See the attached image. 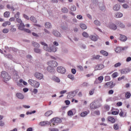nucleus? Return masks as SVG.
<instances>
[{
	"instance_id": "nucleus-1",
	"label": "nucleus",
	"mask_w": 131,
	"mask_h": 131,
	"mask_svg": "<svg viewBox=\"0 0 131 131\" xmlns=\"http://www.w3.org/2000/svg\"><path fill=\"white\" fill-rule=\"evenodd\" d=\"M1 76L3 79V80L5 82L9 81V80L11 79V76L5 71H3L1 73Z\"/></svg>"
},
{
	"instance_id": "nucleus-2",
	"label": "nucleus",
	"mask_w": 131,
	"mask_h": 131,
	"mask_svg": "<svg viewBox=\"0 0 131 131\" xmlns=\"http://www.w3.org/2000/svg\"><path fill=\"white\" fill-rule=\"evenodd\" d=\"M91 109H98L101 107V103L98 101L92 102L90 105Z\"/></svg>"
},
{
	"instance_id": "nucleus-3",
	"label": "nucleus",
	"mask_w": 131,
	"mask_h": 131,
	"mask_svg": "<svg viewBox=\"0 0 131 131\" xmlns=\"http://www.w3.org/2000/svg\"><path fill=\"white\" fill-rule=\"evenodd\" d=\"M48 64L49 66L54 68V67H57V66H58V62L56 61H50L48 62Z\"/></svg>"
},
{
	"instance_id": "nucleus-4",
	"label": "nucleus",
	"mask_w": 131,
	"mask_h": 131,
	"mask_svg": "<svg viewBox=\"0 0 131 131\" xmlns=\"http://www.w3.org/2000/svg\"><path fill=\"white\" fill-rule=\"evenodd\" d=\"M57 71L59 73L64 74V73L66 72V69H65V68H64L63 67H58L57 68Z\"/></svg>"
},
{
	"instance_id": "nucleus-5",
	"label": "nucleus",
	"mask_w": 131,
	"mask_h": 131,
	"mask_svg": "<svg viewBox=\"0 0 131 131\" xmlns=\"http://www.w3.org/2000/svg\"><path fill=\"white\" fill-rule=\"evenodd\" d=\"M104 79V77L103 76H99L97 79H96L94 82L95 84H98V83H101Z\"/></svg>"
},
{
	"instance_id": "nucleus-6",
	"label": "nucleus",
	"mask_w": 131,
	"mask_h": 131,
	"mask_svg": "<svg viewBox=\"0 0 131 131\" xmlns=\"http://www.w3.org/2000/svg\"><path fill=\"white\" fill-rule=\"evenodd\" d=\"M51 121L53 123H61L62 120L59 118H54L51 119Z\"/></svg>"
},
{
	"instance_id": "nucleus-7",
	"label": "nucleus",
	"mask_w": 131,
	"mask_h": 131,
	"mask_svg": "<svg viewBox=\"0 0 131 131\" xmlns=\"http://www.w3.org/2000/svg\"><path fill=\"white\" fill-rule=\"evenodd\" d=\"M34 76L35 77H36V78H37L39 80L42 79L43 78V75H42V74L40 73H35V74H34Z\"/></svg>"
},
{
	"instance_id": "nucleus-8",
	"label": "nucleus",
	"mask_w": 131,
	"mask_h": 131,
	"mask_svg": "<svg viewBox=\"0 0 131 131\" xmlns=\"http://www.w3.org/2000/svg\"><path fill=\"white\" fill-rule=\"evenodd\" d=\"M47 51L50 53L52 52L55 53V52H57V47L54 46H52V47H51L50 48L48 47Z\"/></svg>"
},
{
	"instance_id": "nucleus-9",
	"label": "nucleus",
	"mask_w": 131,
	"mask_h": 131,
	"mask_svg": "<svg viewBox=\"0 0 131 131\" xmlns=\"http://www.w3.org/2000/svg\"><path fill=\"white\" fill-rule=\"evenodd\" d=\"M121 111L119 113V116H120V117H125V116H126V111L124 110H120Z\"/></svg>"
},
{
	"instance_id": "nucleus-10",
	"label": "nucleus",
	"mask_w": 131,
	"mask_h": 131,
	"mask_svg": "<svg viewBox=\"0 0 131 131\" xmlns=\"http://www.w3.org/2000/svg\"><path fill=\"white\" fill-rule=\"evenodd\" d=\"M105 85L106 88H109V89H113V88H114L115 85L113 84V82L110 81L106 82L105 83Z\"/></svg>"
},
{
	"instance_id": "nucleus-11",
	"label": "nucleus",
	"mask_w": 131,
	"mask_h": 131,
	"mask_svg": "<svg viewBox=\"0 0 131 131\" xmlns=\"http://www.w3.org/2000/svg\"><path fill=\"white\" fill-rule=\"evenodd\" d=\"M51 123L49 121H42L39 123V125L40 126H46V125H50Z\"/></svg>"
},
{
	"instance_id": "nucleus-12",
	"label": "nucleus",
	"mask_w": 131,
	"mask_h": 131,
	"mask_svg": "<svg viewBox=\"0 0 131 131\" xmlns=\"http://www.w3.org/2000/svg\"><path fill=\"white\" fill-rule=\"evenodd\" d=\"M74 96H75V94H74V91H72L68 94L67 96V99H72V98H73Z\"/></svg>"
},
{
	"instance_id": "nucleus-13",
	"label": "nucleus",
	"mask_w": 131,
	"mask_h": 131,
	"mask_svg": "<svg viewBox=\"0 0 131 131\" xmlns=\"http://www.w3.org/2000/svg\"><path fill=\"white\" fill-rule=\"evenodd\" d=\"M119 39L121 41H126L127 40V37L125 35L120 34Z\"/></svg>"
},
{
	"instance_id": "nucleus-14",
	"label": "nucleus",
	"mask_w": 131,
	"mask_h": 131,
	"mask_svg": "<svg viewBox=\"0 0 131 131\" xmlns=\"http://www.w3.org/2000/svg\"><path fill=\"white\" fill-rule=\"evenodd\" d=\"M130 71L129 70V69L128 68H125L121 70V74H126V73H128Z\"/></svg>"
},
{
	"instance_id": "nucleus-15",
	"label": "nucleus",
	"mask_w": 131,
	"mask_h": 131,
	"mask_svg": "<svg viewBox=\"0 0 131 131\" xmlns=\"http://www.w3.org/2000/svg\"><path fill=\"white\" fill-rule=\"evenodd\" d=\"M35 83H37L36 81L33 79H29L28 80V83H29V84H30V85H31L32 86H36V85H34V84Z\"/></svg>"
},
{
	"instance_id": "nucleus-16",
	"label": "nucleus",
	"mask_w": 131,
	"mask_h": 131,
	"mask_svg": "<svg viewBox=\"0 0 131 131\" xmlns=\"http://www.w3.org/2000/svg\"><path fill=\"white\" fill-rule=\"evenodd\" d=\"M109 28L110 29H112L113 30H116V29H117V26L114 24H110L109 25Z\"/></svg>"
},
{
	"instance_id": "nucleus-17",
	"label": "nucleus",
	"mask_w": 131,
	"mask_h": 131,
	"mask_svg": "<svg viewBox=\"0 0 131 131\" xmlns=\"http://www.w3.org/2000/svg\"><path fill=\"white\" fill-rule=\"evenodd\" d=\"M40 45L43 46V49L45 51H48V49H49V47L48 46V44L46 43L45 42L41 41L40 42Z\"/></svg>"
},
{
	"instance_id": "nucleus-18",
	"label": "nucleus",
	"mask_w": 131,
	"mask_h": 131,
	"mask_svg": "<svg viewBox=\"0 0 131 131\" xmlns=\"http://www.w3.org/2000/svg\"><path fill=\"white\" fill-rule=\"evenodd\" d=\"M104 68V65L102 64H98L95 67V70H101Z\"/></svg>"
},
{
	"instance_id": "nucleus-19",
	"label": "nucleus",
	"mask_w": 131,
	"mask_h": 131,
	"mask_svg": "<svg viewBox=\"0 0 131 131\" xmlns=\"http://www.w3.org/2000/svg\"><path fill=\"white\" fill-rule=\"evenodd\" d=\"M18 27L19 30L24 31V30L25 29V25H24V24L23 23H21L19 26H18Z\"/></svg>"
},
{
	"instance_id": "nucleus-20",
	"label": "nucleus",
	"mask_w": 131,
	"mask_h": 131,
	"mask_svg": "<svg viewBox=\"0 0 131 131\" xmlns=\"http://www.w3.org/2000/svg\"><path fill=\"white\" fill-rule=\"evenodd\" d=\"M89 37L93 41H97L98 40V37L95 35H91Z\"/></svg>"
},
{
	"instance_id": "nucleus-21",
	"label": "nucleus",
	"mask_w": 131,
	"mask_h": 131,
	"mask_svg": "<svg viewBox=\"0 0 131 131\" xmlns=\"http://www.w3.org/2000/svg\"><path fill=\"white\" fill-rule=\"evenodd\" d=\"M53 34H54L55 36H57V37H60L61 36V34L57 31H54L53 32Z\"/></svg>"
},
{
	"instance_id": "nucleus-22",
	"label": "nucleus",
	"mask_w": 131,
	"mask_h": 131,
	"mask_svg": "<svg viewBox=\"0 0 131 131\" xmlns=\"http://www.w3.org/2000/svg\"><path fill=\"white\" fill-rule=\"evenodd\" d=\"M107 119L108 120V121H110V122H112V123H114L115 122V119L114 118H113V117L111 116H109L107 118Z\"/></svg>"
},
{
	"instance_id": "nucleus-23",
	"label": "nucleus",
	"mask_w": 131,
	"mask_h": 131,
	"mask_svg": "<svg viewBox=\"0 0 131 131\" xmlns=\"http://www.w3.org/2000/svg\"><path fill=\"white\" fill-rule=\"evenodd\" d=\"M47 70L48 71H49V72H50V73H52V72H54V71H55L54 68L50 66H49V67H47Z\"/></svg>"
},
{
	"instance_id": "nucleus-24",
	"label": "nucleus",
	"mask_w": 131,
	"mask_h": 131,
	"mask_svg": "<svg viewBox=\"0 0 131 131\" xmlns=\"http://www.w3.org/2000/svg\"><path fill=\"white\" fill-rule=\"evenodd\" d=\"M116 24H118V25H119V27H120V28H124V27H125L124 24H122V23L120 21H118Z\"/></svg>"
},
{
	"instance_id": "nucleus-25",
	"label": "nucleus",
	"mask_w": 131,
	"mask_h": 131,
	"mask_svg": "<svg viewBox=\"0 0 131 131\" xmlns=\"http://www.w3.org/2000/svg\"><path fill=\"white\" fill-rule=\"evenodd\" d=\"M123 16V14L120 12H117L115 13V17L116 18H121Z\"/></svg>"
},
{
	"instance_id": "nucleus-26",
	"label": "nucleus",
	"mask_w": 131,
	"mask_h": 131,
	"mask_svg": "<svg viewBox=\"0 0 131 131\" xmlns=\"http://www.w3.org/2000/svg\"><path fill=\"white\" fill-rule=\"evenodd\" d=\"M120 9V5L119 4H117L114 6V11H118Z\"/></svg>"
},
{
	"instance_id": "nucleus-27",
	"label": "nucleus",
	"mask_w": 131,
	"mask_h": 131,
	"mask_svg": "<svg viewBox=\"0 0 131 131\" xmlns=\"http://www.w3.org/2000/svg\"><path fill=\"white\" fill-rule=\"evenodd\" d=\"M16 97L18 99H24V96L21 93H17L16 94Z\"/></svg>"
},
{
	"instance_id": "nucleus-28",
	"label": "nucleus",
	"mask_w": 131,
	"mask_h": 131,
	"mask_svg": "<svg viewBox=\"0 0 131 131\" xmlns=\"http://www.w3.org/2000/svg\"><path fill=\"white\" fill-rule=\"evenodd\" d=\"M130 96H131L130 92H127L125 93V97L126 99H129V98H130Z\"/></svg>"
},
{
	"instance_id": "nucleus-29",
	"label": "nucleus",
	"mask_w": 131,
	"mask_h": 131,
	"mask_svg": "<svg viewBox=\"0 0 131 131\" xmlns=\"http://www.w3.org/2000/svg\"><path fill=\"white\" fill-rule=\"evenodd\" d=\"M30 20L33 22L34 23H37V20L34 16H31L30 17Z\"/></svg>"
},
{
	"instance_id": "nucleus-30",
	"label": "nucleus",
	"mask_w": 131,
	"mask_h": 131,
	"mask_svg": "<svg viewBox=\"0 0 131 131\" xmlns=\"http://www.w3.org/2000/svg\"><path fill=\"white\" fill-rule=\"evenodd\" d=\"M80 28H81V29H83V30H85L86 29V28H88V27L84 24H80Z\"/></svg>"
},
{
	"instance_id": "nucleus-31",
	"label": "nucleus",
	"mask_w": 131,
	"mask_h": 131,
	"mask_svg": "<svg viewBox=\"0 0 131 131\" xmlns=\"http://www.w3.org/2000/svg\"><path fill=\"white\" fill-rule=\"evenodd\" d=\"M34 51L35 53H36V54H41V50L39 49L38 48H34Z\"/></svg>"
},
{
	"instance_id": "nucleus-32",
	"label": "nucleus",
	"mask_w": 131,
	"mask_h": 131,
	"mask_svg": "<svg viewBox=\"0 0 131 131\" xmlns=\"http://www.w3.org/2000/svg\"><path fill=\"white\" fill-rule=\"evenodd\" d=\"M32 46L35 48H38L40 47V46L39 45V44H38V43L34 41L32 42Z\"/></svg>"
},
{
	"instance_id": "nucleus-33",
	"label": "nucleus",
	"mask_w": 131,
	"mask_h": 131,
	"mask_svg": "<svg viewBox=\"0 0 131 131\" xmlns=\"http://www.w3.org/2000/svg\"><path fill=\"white\" fill-rule=\"evenodd\" d=\"M100 54H102L103 56H105V57H107L108 56V52L104 51V50H101L100 51Z\"/></svg>"
},
{
	"instance_id": "nucleus-34",
	"label": "nucleus",
	"mask_w": 131,
	"mask_h": 131,
	"mask_svg": "<svg viewBox=\"0 0 131 131\" xmlns=\"http://www.w3.org/2000/svg\"><path fill=\"white\" fill-rule=\"evenodd\" d=\"M53 113V112L52 111H48L45 113V116H50V115H52V114Z\"/></svg>"
},
{
	"instance_id": "nucleus-35",
	"label": "nucleus",
	"mask_w": 131,
	"mask_h": 131,
	"mask_svg": "<svg viewBox=\"0 0 131 131\" xmlns=\"http://www.w3.org/2000/svg\"><path fill=\"white\" fill-rule=\"evenodd\" d=\"M4 16L5 18H9L10 17V12L6 11L4 13Z\"/></svg>"
},
{
	"instance_id": "nucleus-36",
	"label": "nucleus",
	"mask_w": 131,
	"mask_h": 131,
	"mask_svg": "<svg viewBox=\"0 0 131 131\" xmlns=\"http://www.w3.org/2000/svg\"><path fill=\"white\" fill-rule=\"evenodd\" d=\"M61 12L62 13H64V14L66 13H68V9L66 7H63L61 8Z\"/></svg>"
},
{
	"instance_id": "nucleus-37",
	"label": "nucleus",
	"mask_w": 131,
	"mask_h": 131,
	"mask_svg": "<svg viewBox=\"0 0 131 131\" xmlns=\"http://www.w3.org/2000/svg\"><path fill=\"white\" fill-rule=\"evenodd\" d=\"M8 25H11V23L10 21H5V22H4L2 26H3V27H6V26H7Z\"/></svg>"
},
{
	"instance_id": "nucleus-38",
	"label": "nucleus",
	"mask_w": 131,
	"mask_h": 131,
	"mask_svg": "<svg viewBox=\"0 0 131 131\" xmlns=\"http://www.w3.org/2000/svg\"><path fill=\"white\" fill-rule=\"evenodd\" d=\"M45 27L46 28H51V27H52V25H51V23H46L45 24Z\"/></svg>"
},
{
	"instance_id": "nucleus-39",
	"label": "nucleus",
	"mask_w": 131,
	"mask_h": 131,
	"mask_svg": "<svg viewBox=\"0 0 131 131\" xmlns=\"http://www.w3.org/2000/svg\"><path fill=\"white\" fill-rule=\"evenodd\" d=\"M88 112H83L81 113L80 115H81V117H84L86 116V115H88Z\"/></svg>"
},
{
	"instance_id": "nucleus-40",
	"label": "nucleus",
	"mask_w": 131,
	"mask_h": 131,
	"mask_svg": "<svg viewBox=\"0 0 131 131\" xmlns=\"http://www.w3.org/2000/svg\"><path fill=\"white\" fill-rule=\"evenodd\" d=\"M68 77L72 80H74V76L72 74H69L68 75Z\"/></svg>"
},
{
	"instance_id": "nucleus-41",
	"label": "nucleus",
	"mask_w": 131,
	"mask_h": 131,
	"mask_svg": "<svg viewBox=\"0 0 131 131\" xmlns=\"http://www.w3.org/2000/svg\"><path fill=\"white\" fill-rule=\"evenodd\" d=\"M116 53H120L121 52V48L120 47H117L115 49Z\"/></svg>"
},
{
	"instance_id": "nucleus-42",
	"label": "nucleus",
	"mask_w": 131,
	"mask_h": 131,
	"mask_svg": "<svg viewBox=\"0 0 131 131\" xmlns=\"http://www.w3.org/2000/svg\"><path fill=\"white\" fill-rule=\"evenodd\" d=\"M70 10L72 12H74V11H76V6H71Z\"/></svg>"
},
{
	"instance_id": "nucleus-43",
	"label": "nucleus",
	"mask_w": 131,
	"mask_h": 131,
	"mask_svg": "<svg viewBox=\"0 0 131 131\" xmlns=\"http://www.w3.org/2000/svg\"><path fill=\"white\" fill-rule=\"evenodd\" d=\"M112 76L113 78H115V77H117L118 76V73L115 72L112 75Z\"/></svg>"
},
{
	"instance_id": "nucleus-44",
	"label": "nucleus",
	"mask_w": 131,
	"mask_h": 131,
	"mask_svg": "<svg viewBox=\"0 0 131 131\" xmlns=\"http://www.w3.org/2000/svg\"><path fill=\"white\" fill-rule=\"evenodd\" d=\"M104 109L106 111H109V110H110V106H109L108 105H105Z\"/></svg>"
},
{
	"instance_id": "nucleus-45",
	"label": "nucleus",
	"mask_w": 131,
	"mask_h": 131,
	"mask_svg": "<svg viewBox=\"0 0 131 131\" xmlns=\"http://www.w3.org/2000/svg\"><path fill=\"white\" fill-rule=\"evenodd\" d=\"M34 85H36V86H33V88H35L36 89H37V88L39 87V82L36 81V83H34Z\"/></svg>"
},
{
	"instance_id": "nucleus-46",
	"label": "nucleus",
	"mask_w": 131,
	"mask_h": 131,
	"mask_svg": "<svg viewBox=\"0 0 131 131\" xmlns=\"http://www.w3.org/2000/svg\"><path fill=\"white\" fill-rule=\"evenodd\" d=\"M94 24H95V25H97V26H100V25H101L100 21H99V20H95L94 21Z\"/></svg>"
},
{
	"instance_id": "nucleus-47",
	"label": "nucleus",
	"mask_w": 131,
	"mask_h": 131,
	"mask_svg": "<svg viewBox=\"0 0 131 131\" xmlns=\"http://www.w3.org/2000/svg\"><path fill=\"white\" fill-rule=\"evenodd\" d=\"M112 115H118V114H119V111H113L112 112Z\"/></svg>"
},
{
	"instance_id": "nucleus-48",
	"label": "nucleus",
	"mask_w": 131,
	"mask_h": 131,
	"mask_svg": "<svg viewBox=\"0 0 131 131\" xmlns=\"http://www.w3.org/2000/svg\"><path fill=\"white\" fill-rule=\"evenodd\" d=\"M114 129H115L116 130H117V129H118L119 128V126L118 125V124H115L114 125Z\"/></svg>"
},
{
	"instance_id": "nucleus-49",
	"label": "nucleus",
	"mask_w": 131,
	"mask_h": 131,
	"mask_svg": "<svg viewBox=\"0 0 131 131\" xmlns=\"http://www.w3.org/2000/svg\"><path fill=\"white\" fill-rule=\"evenodd\" d=\"M104 79L105 81H109L111 79V78L109 76H106Z\"/></svg>"
},
{
	"instance_id": "nucleus-50",
	"label": "nucleus",
	"mask_w": 131,
	"mask_h": 131,
	"mask_svg": "<svg viewBox=\"0 0 131 131\" xmlns=\"http://www.w3.org/2000/svg\"><path fill=\"white\" fill-rule=\"evenodd\" d=\"M82 36L84 37H89V34H88V33L84 32L82 33Z\"/></svg>"
},
{
	"instance_id": "nucleus-51",
	"label": "nucleus",
	"mask_w": 131,
	"mask_h": 131,
	"mask_svg": "<svg viewBox=\"0 0 131 131\" xmlns=\"http://www.w3.org/2000/svg\"><path fill=\"white\" fill-rule=\"evenodd\" d=\"M9 31L10 30H9V29L5 28L3 30V33H8Z\"/></svg>"
},
{
	"instance_id": "nucleus-52",
	"label": "nucleus",
	"mask_w": 131,
	"mask_h": 131,
	"mask_svg": "<svg viewBox=\"0 0 131 131\" xmlns=\"http://www.w3.org/2000/svg\"><path fill=\"white\" fill-rule=\"evenodd\" d=\"M19 16H20V12H16V13L15 14L14 17L15 18H16V19L19 18Z\"/></svg>"
},
{
	"instance_id": "nucleus-53",
	"label": "nucleus",
	"mask_w": 131,
	"mask_h": 131,
	"mask_svg": "<svg viewBox=\"0 0 131 131\" xmlns=\"http://www.w3.org/2000/svg\"><path fill=\"white\" fill-rule=\"evenodd\" d=\"M68 115H69V116H73V112H72V111H69L68 112Z\"/></svg>"
},
{
	"instance_id": "nucleus-54",
	"label": "nucleus",
	"mask_w": 131,
	"mask_h": 131,
	"mask_svg": "<svg viewBox=\"0 0 131 131\" xmlns=\"http://www.w3.org/2000/svg\"><path fill=\"white\" fill-rule=\"evenodd\" d=\"M24 31L27 32V33H31V31L28 29H24Z\"/></svg>"
},
{
	"instance_id": "nucleus-55",
	"label": "nucleus",
	"mask_w": 131,
	"mask_h": 131,
	"mask_svg": "<svg viewBox=\"0 0 131 131\" xmlns=\"http://www.w3.org/2000/svg\"><path fill=\"white\" fill-rule=\"evenodd\" d=\"M121 66V63L120 62H118L114 65V67L117 68L120 67Z\"/></svg>"
},
{
	"instance_id": "nucleus-56",
	"label": "nucleus",
	"mask_w": 131,
	"mask_h": 131,
	"mask_svg": "<svg viewBox=\"0 0 131 131\" xmlns=\"http://www.w3.org/2000/svg\"><path fill=\"white\" fill-rule=\"evenodd\" d=\"M94 93H95V89H92L89 92L90 95H94Z\"/></svg>"
},
{
	"instance_id": "nucleus-57",
	"label": "nucleus",
	"mask_w": 131,
	"mask_h": 131,
	"mask_svg": "<svg viewBox=\"0 0 131 131\" xmlns=\"http://www.w3.org/2000/svg\"><path fill=\"white\" fill-rule=\"evenodd\" d=\"M23 16L25 19H26L27 20H29V17H28L27 15L24 14Z\"/></svg>"
},
{
	"instance_id": "nucleus-58",
	"label": "nucleus",
	"mask_w": 131,
	"mask_h": 131,
	"mask_svg": "<svg viewBox=\"0 0 131 131\" xmlns=\"http://www.w3.org/2000/svg\"><path fill=\"white\" fill-rule=\"evenodd\" d=\"M117 106H118V107H120V106H122V102H118L117 103Z\"/></svg>"
},
{
	"instance_id": "nucleus-59",
	"label": "nucleus",
	"mask_w": 131,
	"mask_h": 131,
	"mask_svg": "<svg viewBox=\"0 0 131 131\" xmlns=\"http://www.w3.org/2000/svg\"><path fill=\"white\" fill-rule=\"evenodd\" d=\"M16 29L15 28H11L10 29V31H11V32H15L16 31Z\"/></svg>"
},
{
	"instance_id": "nucleus-60",
	"label": "nucleus",
	"mask_w": 131,
	"mask_h": 131,
	"mask_svg": "<svg viewBox=\"0 0 131 131\" xmlns=\"http://www.w3.org/2000/svg\"><path fill=\"white\" fill-rule=\"evenodd\" d=\"M49 129L50 130V131H59V129H58V128H49Z\"/></svg>"
},
{
	"instance_id": "nucleus-61",
	"label": "nucleus",
	"mask_w": 131,
	"mask_h": 131,
	"mask_svg": "<svg viewBox=\"0 0 131 131\" xmlns=\"http://www.w3.org/2000/svg\"><path fill=\"white\" fill-rule=\"evenodd\" d=\"M16 21L17 22H18V23H19V24H21V23H22V20L21 19H20V18H16Z\"/></svg>"
},
{
	"instance_id": "nucleus-62",
	"label": "nucleus",
	"mask_w": 131,
	"mask_h": 131,
	"mask_svg": "<svg viewBox=\"0 0 131 131\" xmlns=\"http://www.w3.org/2000/svg\"><path fill=\"white\" fill-rule=\"evenodd\" d=\"M54 80L56 82H60V79H59V78L58 77H56L55 78H54Z\"/></svg>"
},
{
	"instance_id": "nucleus-63",
	"label": "nucleus",
	"mask_w": 131,
	"mask_h": 131,
	"mask_svg": "<svg viewBox=\"0 0 131 131\" xmlns=\"http://www.w3.org/2000/svg\"><path fill=\"white\" fill-rule=\"evenodd\" d=\"M77 19H79V20H81V19H82V16H81L80 15H78L77 16Z\"/></svg>"
},
{
	"instance_id": "nucleus-64",
	"label": "nucleus",
	"mask_w": 131,
	"mask_h": 131,
	"mask_svg": "<svg viewBox=\"0 0 131 131\" xmlns=\"http://www.w3.org/2000/svg\"><path fill=\"white\" fill-rule=\"evenodd\" d=\"M94 114H96V115H100V111H95Z\"/></svg>"
}]
</instances>
